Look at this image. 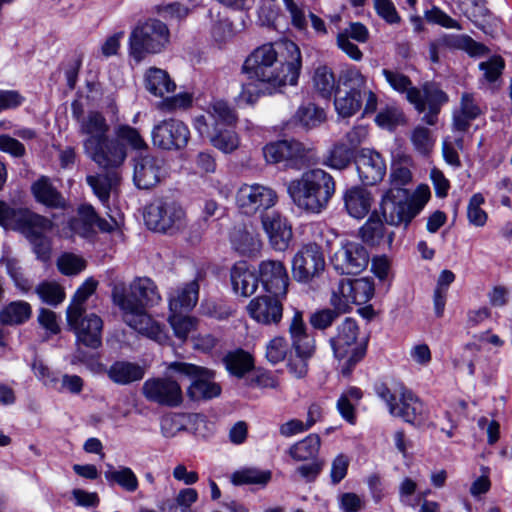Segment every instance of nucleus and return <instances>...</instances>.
Here are the masks:
<instances>
[{
  "mask_svg": "<svg viewBox=\"0 0 512 512\" xmlns=\"http://www.w3.org/2000/svg\"><path fill=\"white\" fill-rule=\"evenodd\" d=\"M302 67L299 47L290 40H278L256 47L246 58L243 71L276 91L286 85H296Z\"/></svg>",
  "mask_w": 512,
  "mask_h": 512,
  "instance_id": "nucleus-1",
  "label": "nucleus"
},
{
  "mask_svg": "<svg viewBox=\"0 0 512 512\" xmlns=\"http://www.w3.org/2000/svg\"><path fill=\"white\" fill-rule=\"evenodd\" d=\"M79 124V134L83 136L82 147L85 155L98 167L122 166L127 158V150L121 143L109 136L110 125L98 111H89L80 116L74 111Z\"/></svg>",
  "mask_w": 512,
  "mask_h": 512,
  "instance_id": "nucleus-2",
  "label": "nucleus"
},
{
  "mask_svg": "<svg viewBox=\"0 0 512 512\" xmlns=\"http://www.w3.org/2000/svg\"><path fill=\"white\" fill-rule=\"evenodd\" d=\"M335 191L333 177L319 168L304 172L287 185V192L297 208L313 214L326 209Z\"/></svg>",
  "mask_w": 512,
  "mask_h": 512,
  "instance_id": "nucleus-3",
  "label": "nucleus"
},
{
  "mask_svg": "<svg viewBox=\"0 0 512 512\" xmlns=\"http://www.w3.org/2000/svg\"><path fill=\"white\" fill-rule=\"evenodd\" d=\"M97 281L89 278L76 291L66 310L67 324L75 333L77 343L97 349L102 344L103 321L95 313L84 315L85 302L97 287Z\"/></svg>",
  "mask_w": 512,
  "mask_h": 512,
  "instance_id": "nucleus-4",
  "label": "nucleus"
},
{
  "mask_svg": "<svg viewBox=\"0 0 512 512\" xmlns=\"http://www.w3.org/2000/svg\"><path fill=\"white\" fill-rule=\"evenodd\" d=\"M382 75L395 91L406 94V99L419 113H425L423 122L436 124L442 105L448 101L445 92L431 84H425L422 89L413 87L411 80L397 71L383 69Z\"/></svg>",
  "mask_w": 512,
  "mask_h": 512,
  "instance_id": "nucleus-5",
  "label": "nucleus"
},
{
  "mask_svg": "<svg viewBox=\"0 0 512 512\" xmlns=\"http://www.w3.org/2000/svg\"><path fill=\"white\" fill-rule=\"evenodd\" d=\"M430 196L426 185H420L412 195L403 187H390L382 197L381 212L388 224L407 226L424 208Z\"/></svg>",
  "mask_w": 512,
  "mask_h": 512,
  "instance_id": "nucleus-6",
  "label": "nucleus"
},
{
  "mask_svg": "<svg viewBox=\"0 0 512 512\" xmlns=\"http://www.w3.org/2000/svg\"><path fill=\"white\" fill-rule=\"evenodd\" d=\"M359 327L353 318H345L336 328V334L330 338V346L338 361L342 376L349 377L355 366L364 358L366 348L358 342Z\"/></svg>",
  "mask_w": 512,
  "mask_h": 512,
  "instance_id": "nucleus-7",
  "label": "nucleus"
},
{
  "mask_svg": "<svg viewBox=\"0 0 512 512\" xmlns=\"http://www.w3.org/2000/svg\"><path fill=\"white\" fill-rule=\"evenodd\" d=\"M169 40V29L162 21L153 18L140 21L129 35V54L140 62L149 54L162 52Z\"/></svg>",
  "mask_w": 512,
  "mask_h": 512,
  "instance_id": "nucleus-8",
  "label": "nucleus"
},
{
  "mask_svg": "<svg viewBox=\"0 0 512 512\" xmlns=\"http://www.w3.org/2000/svg\"><path fill=\"white\" fill-rule=\"evenodd\" d=\"M263 155L268 163H283L286 167L301 169L316 163L317 156L312 145L298 140H281L267 144Z\"/></svg>",
  "mask_w": 512,
  "mask_h": 512,
  "instance_id": "nucleus-9",
  "label": "nucleus"
},
{
  "mask_svg": "<svg viewBox=\"0 0 512 512\" xmlns=\"http://www.w3.org/2000/svg\"><path fill=\"white\" fill-rule=\"evenodd\" d=\"M168 369L191 380V384L187 388V396L191 400H207L221 394L220 385L214 381L215 372L208 368L175 361L169 364Z\"/></svg>",
  "mask_w": 512,
  "mask_h": 512,
  "instance_id": "nucleus-10",
  "label": "nucleus"
},
{
  "mask_svg": "<svg viewBox=\"0 0 512 512\" xmlns=\"http://www.w3.org/2000/svg\"><path fill=\"white\" fill-rule=\"evenodd\" d=\"M145 223L149 229L162 233H176L187 225L186 213L174 200H158L146 208Z\"/></svg>",
  "mask_w": 512,
  "mask_h": 512,
  "instance_id": "nucleus-11",
  "label": "nucleus"
},
{
  "mask_svg": "<svg viewBox=\"0 0 512 512\" xmlns=\"http://www.w3.org/2000/svg\"><path fill=\"white\" fill-rule=\"evenodd\" d=\"M277 201L276 191L259 183L243 184L236 192V206L240 213L247 216L267 211L275 206Z\"/></svg>",
  "mask_w": 512,
  "mask_h": 512,
  "instance_id": "nucleus-12",
  "label": "nucleus"
},
{
  "mask_svg": "<svg viewBox=\"0 0 512 512\" xmlns=\"http://www.w3.org/2000/svg\"><path fill=\"white\" fill-rule=\"evenodd\" d=\"M122 291L116 290L114 304L121 310L123 321L139 334L159 343L163 342L166 336L160 325L146 313L145 309L125 302Z\"/></svg>",
  "mask_w": 512,
  "mask_h": 512,
  "instance_id": "nucleus-13",
  "label": "nucleus"
},
{
  "mask_svg": "<svg viewBox=\"0 0 512 512\" xmlns=\"http://www.w3.org/2000/svg\"><path fill=\"white\" fill-rule=\"evenodd\" d=\"M369 259V253L362 244L345 240L331 255L330 262L339 274L357 275L366 269Z\"/></svg>",
  "mask_w": 512,
  "mask_h": 512,
  "instance_id": "nucleus-14",
  "label": "nucleus"
},
{
  "mask_svg": "<svg viewBox=\"0 0 512 512\" xmlns=\"http://www.w3.org/2000/svg\"><path fill=\"white\" fill-rule=\"evenodd\" d=\"M122 289V296L125 302L136 304L138 308L145 309L149 306L157 305L161 296L156 284L147 277L135 278L128 286L124 282H117L112 287V301L116 290Z\"/></svg>",
  "mask_w": 512,
  "mask_h": 512,
  "instance_id": "nucleus-15",
  "label": "nucleus"
},
{
  "mask_svg": "<svg viewBox=\"0 0 512 512\" xmlns=\"http://www.w3.org/2000/svg\"><path fill=\"white\" fill-rule=\"evenodd\" d=\"M325 269L323 252L315 243L303 246L294 256L292 273L296 281L308 283Z\"/></svg>",
  "mask_w": 512,
  "mask_h": 512,
  "instance_id": "nucleus-16",
  "label": "nucleus"
},
{
  "mask_svg": "<svg viewBox=\"0 0 512 512\" xmlns=\"http://www.w3.org/2000/svg\"><path fill=\"white\" fill-rule=\"evenodd\" d=\"M142 394L148 401L165 407H178L183 401L180 384L170 377L147 379L143 383Z\"/></svg>",
  "mask_w": 512,
  "mask_h": 512,
  "instance_id": "nucleus-17",
  "label": "nucleus"
},
{
  "mask_svg": "<svg viewBox=\"0 0 512 512\" xmlns=\"http://www.w3.org/2000/svg\"><path fill=\"white\" fill-rule=\"evenodd\" d=\"M190 132L180 120L168 119L157 124L152 130L153 144L161 149H180L188 143Z\"/></svg>",
  "mask_w": 512,
  "mask_h": 512,
  "instance_id": "nucleus-18",
  "label": "nucleus"
},
{
  "mask_svg": "<svg viewBox=\"0 0 512 512\" xmlns=\"http://www.w3.org/2000/svg\"><path fill=\"white\" fill-rule=\"evenodd\" d=\"M274 295L257 296L250 300L246 310L248 315L262 325H278L283 316L282 299Z\"/></svg>",
  "mask_w": 512,
  "mask_h": 512,
  "instance_id": "nucleus-19",
  "label": "nucleus"
},
{
  "mask_svg": "<svg viewBox=\"0 0 512 512\" xmlns=\"http://www.w3.org/2000/svg\"><path fill=\"white\" fill-rule=\"evenodd\" d=\"M259 277L267 292L276 297H286L289 276L284 264L279 260H263L259 264Z\"/></svg>",
  "mask_w": 512,
  "mask_h": 512,
  "instance_id": "nucleus-20",
  "label": "nucleus"
},
{
  "mask_svg": "<svg viewBox=\"0 0 512 512\" xmlns=\"http://www.w3.org/2000/svg\"><path fill=\"white\" fill-rule=\"evenodd\" d=\"M34 216L40 220H33L31 224L22 221L18 229L29 239L37 257L43 261H47L50 258L51 243L46 233L53 228V223L51 220L39 214L34 213Z\"/></svg>",
  "mask_w": 512,
  "mask_h": 512,
  "instance_id": "nucleus-21",
  "label": "nucleus"
},
{
  "mask_svg": "<svg viewBox=\"0 0 512 512\" xmlns=\"http://www.w3.org/2000/svg\"><path fill=\"white\" fill-rule=\"evenodd\" d=\"M166 175L164 161L146 155L135 159L133 179L140 189L155 187Z\"/></svg>",
  "mask_w": 512,
  "mask_h": 512,
  "instance_id": "nucleus-22",
  "label": "nucleus"
},
{
  "mask_svg": "<svg viewBox=\"0 0 512 512\" xmlns=\"http://www.w3.org/2000/svg\"><path fill=\"white\" fill-rule=\"evenodd\" d=\"M391 415L411 424H421L427 417V409L411 390L401 386L397 408H391Z\"/></svg>",
  "mask_w": 512,
  "mask_h": 512,
  "instance_id": "nucleus-23",
  "label": "nucleus"
},
{
  "mask_svg": "<svg viewBox=\"0 0 512 512\" xmlns=\"http://www.w3.org/2000/svg\"><path fill=\"white\" fill-rule=\"evenodd\" d=\"M358 175L365 185H375L386 173V164L378 152L363 149L356 158Z\"/></svg>",
  "mask_w": 512,
  "mask_h": 512,
  "instance_id": "nucleus-24",
  "label": "nucleus"
},
{
  "mask_svg": "<svg viewBox=\"0 0 512 512\" xmlns=\"http://www.w3.org/2000/svg\"><path fill=\"white\" fill-rule=\"evenodd\" d=\"M261 222L271 245L279 251L285 250L292 239V229L286 218L278 212H270L261 216Z\"/></svg>",
  "mask_w": 512,
  "mask_h": 512,
  "instance_id": "nucleus-25",
  "label": "nucleus"
},
{
  "mask_svg": "<svg viewBox=\"0 0 512 512\" xmlns=\"http://www.w3.org/2000/svg\"><path fill=\"white\" fill-rule=\"evenodd\" d=\"M121 166L116 167H100L105 172L88 175L86 177L87 184L91 187L94 194L103 203H108L111 194L117 193L118 186L121 182Z\"/></svg>",
  "mask_w": 512,
  "mask_h": 512,
  "instance_id": "nucleus-26",
  "label": "nucleus"
},
{
  "mask_svg": "<svg viewBox=\"0 0 512 512\" xmlns=\"http://www.w3.org/2000/svg\"><path fill=\"white\" fill-rule=\"evenodd\" d=\"M94 226H97L103 232H110L117 226V222L99 218L91 205H81L78 208L77 216L70 221L71 230L80 236L86 237Z\"/></svg>",
  "mask_w": 512,
  "mask_h": 512,
  "instance_id": "nucleus-27",
  "label": "nucleus"
},
{
  "mask_svg": "<svg viewBox=\"0 0 512 512\" xmlns=\"http://www.w3.org/2000/svg\"><path fill=\"white\" fill-rule=\"evenodd\" d=\"M230 239L234 249L245 256H252L261 248L259 235L252 225H236L230 234Z\"/></svg>",
  "mask_w": 512,
  "mask_h": 512,
  "instance_id": "nucleus-28",
  "label": "nucleus"
},
{
  "mask_svg": "<svg viewBox=\"0 0 512 512\" xmlns=\"http://www.w3.org/2000/svg\"><path fill=\"white\" fill-rule=\"evenodd\" d=\"M198 299L199 283L195 279L177 288L170 294V313L189 312L196 306Z\"/></svg>",
  "mask_w": 512,
  "mask_h": 512,
  "instance_id": "nucleus-29",
  "label": "nucleus"
},
{
  "mask_svg": "<svg viewBox=\"0 0 512 512\" xmlns=\"http://www.w3.org/2000/svg\"><path fill=\"white\" fill-rule=\"evenodd\" d=\"M230 278L233 291L238 295L248 297L257 290L258 279L246 262L236 263L231 269Z\"/></svg>",
  "mask_w": 512,
  "mask_h": 512,
  "instance_id": "nucleus-30",
  "label": "nucleus"
},
{
  "mask_svg": "<svg viewBox=\"0 0 512 512\" xmlns=\"http://www.w3.org/2000/svg\"><path fill=\"white\" fill-rule=\"evenodd\" d=\"M372 202L371 193L362 187H352L344 195L346 210L356 219H363L369 213Z\"/></svg>",
  "mask_w": 512,
  "mask_h": 512,
  "instance_id": "nucleus-31",
  "label": "nucleus"
},
{
  "mask_svg": "<svg viewBox=\"0 0 512 512\" xmlns=\"http://www.w3.org/2000/svg\"><path fill=\"white\" fill-rule=\"evenodd\" d=\"M111 381L119 385H128L140 381L145 375L144 367L129 361H116L107 370Z\"/></svg>",
  "mask_w": 512,
  "mask_h": 512,
  "instance_id": "nucleus-32",
  "label": "nucleus"
},
{
  "mask_svg": "<svg viewBox=\"0 0 512 512\" xmlns=\"http://www.w3.org/2000/svg\"><path fill=\"white\" fill-rule=\"evenodd\" d=\"M35 199L50 208H62L65 200L57 189L52 185L48 177L42 176L31 186Z\"/></svg>",
  "mask_w": 512,
  "mask_h": 512,
  "instance_id": "nucleus-33",
  "label": "nucleus"
},
{
  "mask_svg": "<svg viewBox=\"0 0 512 512\" xmlns=\"http://www.w3.org/2000/svg\"><path fill=\"white\" fill-rule=\"evenodd\" d=\"M145 87L154 96L164 97L165 94L175 91L176 84L166 71L152 67L145 74Z\"/></svg>",
  "mask_w": 512,
  "mask_h": 512,
  "instance_id": "nucleus-34",
  "label": "nucleus"
},
{
  "mask_svg": "<svg viewBox=\"0 0 512 512\" xmlns=\"http://www.w3.org/2000/svg\"><path fill=\"white\" fill-rule=\"evenodd\" d=\"M440 44L445 48L463 50L470 56H481L487 52L483 44L465 34H445L440 37Z\"/></svg>",
  "mask_w": 512,
  "mask_h": 512,
  "instance_id": "nucleus-35",
  "label": "nucleus"
},
{
  "mask_svg": "<svg viewBox=\"0 0 512 512\" xmlns=\"http://www.w3.org/2000/svg\"><path fill=\"white\" fill-rule=\"evenodd\" d=\"M360 236L370 246L380 245L385 237L389 246L392 245L394 233H386L385 226L380 219L370 217L360 229Z\"/></svg>",
  "mask_w": 512,
  "mask_h": 512,
  "instance_id": "nucleus-36",
  "label": "nucleus"
},
{
  "mask_svg": "<svg viewBox=\"0 0 512 512\" xmlns=\"http://www.w3.org/2000/svg\"><path fill=\"white\" fill-rule=\"evenodd\" d=\"M32 315L31 305L22 300L12 301L0 311V322L4 325H21Z\"/></svg>",
  "mask_w": 512,
  "mask_h": 512,
  "instance_id": "nucleus-37",
  "label": "nucleus"
},
{
  "mask_svg": "<svg viewBox=\"0 0 512 512\" xmlns=\"http://www.w3.org/2000/svg\"><path fill=\"white\" fill-rule=\"evenodd\" d=\"M321 446V439L318 434L312 433L289 448V455L295 461L317 460Z\"/></svg>",
  "mask_w": 512,
  "mask_h": 512,
  "instance_id": "nucleus-38",
  "label": "nucleus"
},
{
  "mask_svg": "<svg viewBox=\"0 0 512 512\" xmlns=\"http://www.w3.org/2000/svg\"><path fill=\"white\" fill-rule=\"evenodd\" d=\"M104 477L109 483L118 484L123 490L130 493L135 492L139 486L136 474L127 466H120L115 469L111 464H107Z\"/></svg>",
  "mask_w": 512,
  "mask_h": 512,
  "instance_id": "nucleus-39",
  "label": "nucleus"
},
{
  "mask_svg": "<svg viewBox=\"0 0 512 512\" xmlns=\"http://www.w3.org/2000/svg\"><path fill=\"white\" fill-rule=\"evenodd\" d=\"M312 83L315 91L323 98H330L334 92H337L335 75L326 65H320L314 70Z\"/></svg>",
  "mask_w": 512,
  "mask_h": 512,
  "instance_id": "nucleus-40",
  "label": "nucleus"
},
{
  "mask_svg": "<svg viewBox=\"0 0 512 512\" xmlns=\"http://www.w3.org/2000/svg\"><path fill=\"white\" fill-rule=\"evenodd\" d=\"M271 478L272 473L269 470L248 467L235 471L231 476V481L235 485H259L265 487Z\"/></svg>",
  "mask_w": 512,
  "mask_h": 512,
  "instance_id": "nucleus-41",
  "label": "nucleus"
},
{
  "mask_svg": "<svg viewBox=\"0 0 512 512\" xmlns=\"http://www.w3.org/2000/svg\"><path fill=\"white\" fill-rule=\"evenodd\" d=\"M331 305L338 312H348L354 304L351 279H341L332 289Z\"/></svg>",
  "mask_w": 512,
  "mask_h": 512,
  "instance_id": "nucleus-42",
  "label": "nucleus"
},
{
  "mask_svg": "<svg viewBox=\"0 0 512 512\" xmlns=\"http://www.w3.org/2000/svg\"><path fill=\"white\" fill-rule=\"evenodd\" d=\"M325 112L313 103L301 105L294 115V120L305 129H312L325 121Z\"/></svg>",
  "mask_w": 512,
  "mask_h": 512,
  "instance_id": "nucleus-43",
  "label": "nucleus"
},
{
  "mask_svg": "<svg viewBox=\"0 0 512 512\" xmlns=\"http://www.w3.org/2000/svg\"><path fill=\"white\" fill-rule=\"evenodd\" d=\"M339 83L345 88L343 92L360 94L366 93L367 79L356 67L342 71Z\"/></svg>",
  "mask_w": 512,
  "mask_h": 512,
  "instance_id": "nucleus-44",
  "label": "nucleus"
},
{
  "mask_svg": "<svg viewBox=\"0 0 512 512\" xmlns=\"http://www.w3.org/2000/svg\"><path fill=\"white\" fill-rule=\"evenodd\" d=\"M224 362L227 370L239 378L252 370L254 366L252 356L243 350L228 354Z\"/></svg>",
  "mask_w": 512,
  "mask_h": 512,
  "instance_id": "nucleus-45",
  "label": "nucleus"
},
{
  "mask_svg": "<svg viewBox=\"0 0 512 512\" xmlns=\"http://www.w3.org/2000/svg\"><path fill=\"white\" fill-rule=\"evenodd\" d=\"M207 112L209 118L213 121V128L220 125L230 126L237 120L235 111L222 100L212 102Z\"/></svg>",
  "mask_w": 512,
  "mask_h": 512,
  "instance_id": "nucleus-46",
  "label": "nucleus"
},
{
  "mask_svg": "<svg viewBox=\"0 0 512 512\" xmlns=\"http://www.w3.org/2000/svg\"><path fill=\"white\" fill-rule=\"evenodd\" d=\"M362 104V95L342 92L337 89L334 105L338 114L342 117H351L357 113Z\"/></svg>",
  "mask_w": 512,
  "mask_h": 512,
  "instance_id": "nucleus-47",
  "label": "nucleus"
},
{
  "mask_svg": "<svg viewBox=\"0 0 512 512\" xmlns=\"http://www.w3.org/2000/svg\"><path fill=\"white\" fill-rule=\"evenodd\" d=\"M353 158V150L344 142H339L329 151L323 164L337 170L345 169Z\"/></svg>",
  "mask_w": 512,
  "mask_h": 512,
  "instance_id": "nucleus-48",
  "label": "nucleus"
},
{
  "mask_svg": "<svg viewBox=\"0 0 512 512\" xmlns=\"http://www.w3.org/2000/svg\"><path fill=\"white\" fill-rule=\"evenodd\" d=\"M211 144L224 153H231L239 146L238 135L229 129L220 127L213 128V134L210 136Z\"/></svg>",
  "mask_w": 512,
  "mask_h": 512,
  "instance_id": "nucleus-49",
  "label": "nucleus"
},
{
  "mask_svg": "<svg viewBox=\"0 0 512 512\" xmlns=\"http://www.w3.org/2000/svg\"><path fill=\"white\" fill-rule=\"evenodd\" d=\"M113 140L118 141L124 147L125 144L130 146L134 150H143L147 148L145 140L140 135L136 128L129 125H119L115 128V138Z\"/></svg>",
  "mask_w": 512,
  "mask_h": 512,
  "instance_id": "nucleus-50",
  "label": "nucleus"
},
{
  "mask_svg": "<svg viewBox=\"0 0 512 512\" xmlns=\"http://www.w3.org/2000/svg\"><path fill=\"white\" fill-rule=\"evenodd\" d=\"M33 220H40L34 216V212L28 209H13L3 201H0V224L14 223L19 227L22 221L31 224Z\"/></svg>",
  "mask_w": 512,
  "mask_h": 512,
  "instance_id": "nucleus-51",
  "label": "nucleus"
},
{
  "mask_svg": "<svg viewBox=\"0 0 512 512\" xmlns=\"http://www.w3.org/2000/svg\"><path fill=\"white\" fill-rule=\"evenodd\" d=\"M411 143L419 154L428 155L435 145L432 131L422 125L416 126L410 135Z\"/></svg>",
  "mask_w": 512,
  "mask_h": 512,
  "instance_id": "nucleus-52",
  "label": "nucleus"
},
{
  "mask_svg": "<svg viewBox=\"0 0 512 512\" xmlns=\"http://www.w3.org/2000/svg\"><path fill=\"white\" fill-rule=\"evenodd\" d=\"M168 320L174 335L182 341L188 338L189 334L196 329L198 323L196 318L182 313H170Z\"/></svg>",
  "mask_w": 512,
  "mask_h": 512,
  "instance_id": "nucleus-53",
  "label": "nucleus"
},
{
  "mask_svg": "<svg viewBox=\"0 0 512 512\" xmlns=\"http://www.w3.org/2000/svg\"><path fill=\"white\" fill-rule=\"evenodd\" d=\"M485 198L481 193H475L469 199L467 205V219L469 223L475 227H483L487 220L488 214L482 209Z\"/></svg>",
  "mask_w": 512,
  "mask_h": 512,
  "instance_id": "nucleus-54",
  "label": "nucleus"
},
{
  "mask_svg": "<svg viewBox=\"0 0 512 512\" xmlns=\"http://www.w3.org/2000/svg\"><path fill=\"white\" fill-rule=\"evenodd\" d=\"M40 299L51 306H57L65 299L64 289L56 282H43L36 287Z\"/></svg>",
  "mask_w": 512,
  "mask_h": 512,
  "instance_id": "nucleus-55",
  "label": "nucleus"
},
{
  "mask_svg": "<svg viewBox=\"0 0 512 512\" xmlns=\"http://www.w3.org/2000/svg\"><path fill=\"white\" fill-rule=\"evenodd\" d=\"M57 267L62 274L72 276L86 268V261L79 255L63 253L57 260Z\"/></svg>",
  "mask_w": 512,
  "mask_h": 512,
  "instance_id": "nucleus-56",
  "label": "nucleus"
},
{
  "mask_svg": "<svg viewBox=\"0 0 512 512\" xmlns=\"http://www.w3.org/2000/svg\"><path fill=\"white\" fill-rule=\"evenodd\" d=\"M351 286L355 305L367 303L374 295V284L367 277L351 279Z\"/></svg>",
  "mask_w": 512,
  "mask_h": 512,
  "instance_id": "nucleus-57",
  "label": "nucleus"
},
{
  "mask_svg": "<svg viewBox=\"0 0 512 512\" xmlns=\"http://www.w3.org/2000/svg\"><path fill=\"white\" fill-rule=\"evenodd\" d=\"M376 123L383 128L393 129L405 122L403 112L394 106L382 109L375 118Z\"/></svg>",
  "mask_w": 512,
  "mask_h": 512,
  "instance_id": "nucleus-58",
  "label": "nucleus"
},
{
  "mask_svg": "<svg viewBox=\"0 0 512 512\" xmlns=\"http://www.w3.org/2000/svg\"><path fill=\"white\" fill-rule=\"evenodd\" d=\"M288 351V344L285 338L277 336L271 339L266 345V358L272 364L283 361Z\"/></svg>",
  "mask_w": 512,
  "mask_h": 512,
  "instance_id": "nucleus-59",
  "label": "nucleus"
},
{
  "mask_svg": "<svg viewBox=\"0 0 512 512\" xmlns=\"http://www.w3.org/2000/svg\"><path fill=\"white\" fill-rule=\"evenodd\" d=\"M193 96L191 93H179L172 97L165 98L160 104L159 109L164 112H173L176 110L187 109L192 105Z\"/></svg>",
  "mask_w": 512,
  "mask_h": 512,
  "instance_id": "nucleus-60",
  "label": "nucleus"
},
{
  "mask_svg": "<svg viewBox=\"0 0 512 512\" xmlns=\"http://www.w3.org/2000/svg\"><path fill=\"white\" fill-rule=\"evenodd\" d=\"M504 67V60L499 56L492 57L488 61L479 64L480 70L484 72L485 80L490 83L495 82L501 76Z\"/></svg>",
  "mask_w": 512,
  "mask_h": 512,
  "instance_id": "nucleus-61",
  "label": "nucleus"
},
{
  "mask_svg": "<svg viewBox=\"0 0 512 512\" xmlns=\"http://www.w3.org/2000/svg\"><path fill=\"white\" fill-rule=\"evenodd\" d=\"M340 312L332 309H322L311 314L309 322L315 329L324 330L330 327Z\"/></svg>",
  "mask_w": 512,
  "mask_h": 512,
  "instance_id": "nucleus-62",
  "label": "nucleus"
},
{
  "mask_svg": "<svg viewBox=\"0 0 512 512\" xmlns=\"http://www.w3.org/2000/svg\"><path fill=\"white\" fill-rule=\"evenodd\" d=\"M374 8L378 16L389 24L399 23L401 18L391 0H373Z\"/></svg>",
  "mask_w": 512,
  "mask_h": 512,
  "instance_id": "nucleus-63",
  "label": "nucleus"
},
{
  "mask_svg": "<svg viewBox=\"0 0 512 512\" xmlns=\"http://www.w3.org/2000/svg\"><path fill=\"white\" fill-rule=\"evenodd\" d=\"M0 151L15 158L24 157L26 154L25 146L19 140L7 134L0 135Z\"/></svg>",
  "mask_w": 512,
  "mask_h": 512,
  "instance_id": "nucleus-64",
  "label": "nucleus"
}]
</instances>
